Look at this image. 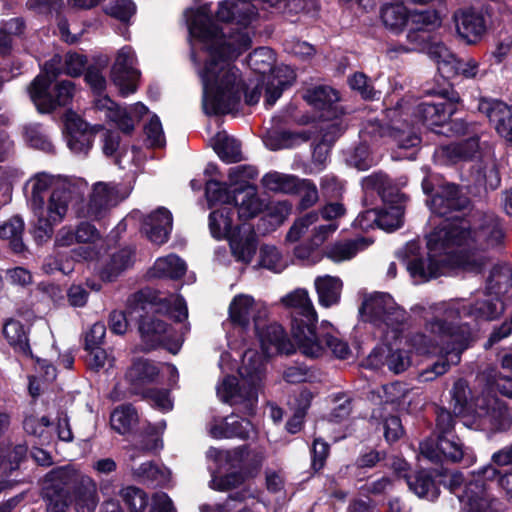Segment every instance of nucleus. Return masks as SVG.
I'll list each match as a JSON object with an SVG mask.
<instances>
[{
    "instance_id": "nucleus-1",
    "label": "nucleus",
    "mask_w": 512,
    "mask_h": 512,
    "mask_svg": "<svg viewBox=\"0 0 512 512\" xmlns=\"http://www.w3.org/2000/svg\"><path fill=\"white\" fill-rule=\"evenodd\" d=\"M239 1L223 0L218 4L217 19L229 22L225 32L212 22L210 4L187 9L184 14L191 37V58L195 63L204 60L198 75L203 86V110L208 115L231 113L241 99L243 81L232 60L251 47L258 12L253 3Z\"/></svg>"
},
{
    "instance_id": "nucleus-2",
    "label": "nucleus",
    "mask_w": 512,
    "mask_h": 512,
    "mask_svg": "<svg viewBox=\"0 0 512 512\" xmlns=\"http://www.w3.org/2000/svg\"><path fill=\"white\" fill-rule=\"evenodd\" d=\"M437 305L413 308L424 321V331L412 333L406 339V345L415 354L438 357L431 366L419 374V379L423 382L433 381L446 374L452 366L458 365L462 353L472 340L470 325L458 324L443 313H438L435 309Z\"/></svg>"
},
{
    "instance_id": "nucleus-3",
    "label": "nucleus",
    "mask_w": 512,
    "mask_h": 512,
    "mask_svg": "<svg viewBox=\"0 0 512 512\" xmlns=\"http://www.w3.org/2000/svg\"><path fill=\"white\" fill-rule=\"evenodd\" d=\"M436 98L410 102L402 100L386 112L388 133L399 148H412L420 143V125L428 128L444 125L456 113L460 96L453 88L432 92Z\"/></svg>"
},
{
    "instance_id": "nucleus-4",
    "label": "nucleus",
    "mask_w": 512,
    "mask_h": 512,
    "mask_svg": "<svg viewBox=\"0 0 512 512\" xmlns=\"http://www.w3.org/2000/svg\"><path fill=\"white\" fill-rule=\"evenodd\" d=\"M360 314L365 322L375 327L380 338L387 344L375 348L368 356V364L373 368L386 365L388 369L399 374L407 370L411 363L408 351L392 349L388 344L397 340L403 333L409 315L387 293L376 292L364 298Z\"/></svg>"
},
{
    "instance_id": "nucleus-5",
    "label": "nucleus",
    "mask_w": 512,
    "mask_h": 512,
    "mask_svg": "<svg viewBox=\"0 0 512 512\" xmlns=\"http://www.w3.org/2000/svg\"><path fill=\"white\" fill-rule=\"evenodd\" d=\"M463 269L480 271L486 261L484 251L497 248L504 243L505 231L500 218L492 213H478L473 222L463 218L446 219L442 223Z\"/></svg>"
},
{
    "instance_id": "nucleus-6",
    "label": "nucleus",
    "mask_w": 512,
    "mask_h": 512,
    "mask_svg": "<svg viewBox=\"0 0 512 512\" xmlns=\"http://www.w3.org/2000/svg\"><path fill=\"white\" fill-rule=\"evenodd\" d=\"M127 309L131 319L139 320V332L147 349L166 344L173 338L171 329L156 313H167L178 322L188 316L185 300L180 295L163 297L150 289L133 294L128 299Z\"/></svg>"
},
{
    "instance_id": "nucleus-7",
    "label": "nucleus",
    "mask_w": 512,
    "mask_h": 512,
    "mask_svg": "<svg viewBox=\"0 0 512 512\" xmlns=\"http://www.w3.org/2000/svg\"><path fill=\"white\" fill-rule=\"evenodd\" d=\"M511 286V268L508 265H498L491 270L485 290L477 294L474 302L455 299L439 303L435 309L458 324H464L463 320L467 318L474 321H493L503 314V296Z\"/></svg>"
},
{
    "instance_id": "nucleus-8",
    "label": "nucleus",
    "mask_w": 512,
    "mask_h": 512,
    "mask_svg": "<svg viewBox=\"0 0 512 512\" xmlns=\"http://www.w3.org/2000/svg\"><path fill=\"white\" fill-rule=\"evenodd\" d=\"M238 371L240 381L233 376L225 377L217 386V395L244 415L252 416L257 407L259 392L263 388L265 357L254 349H247Z\"/></svg>"
},
{
    "instance_id": "nucleus-9",
    "label": "nucleus",
    "mask_w": 512,
    "mask_h": 512,
    "mask_svg": "<svg viewBox=\"0 0 512 512\" xmlns=\"http://www.w3.org/2000/svg\"><path fill=\"white\" fill-rule=\"evenodd\" d=\"M427 257L418 253L419 246L410 242L405 248L404 263L416 282H425L443 275L448 267L461 265L457 252L442 224L427 235Z\"/></svg>"
},
{
    "instance_id": "nucleus-10",
    "label": "nucleus",
    "mask_w": 512,
    "mask_h": 512,
    "mask_svg": "<svg viewBox=\"0 0 512 512\" xmlns=\"http://www.w3.org/2000/svg\"><path fill=\"white\" fill-rule=\"evenodd\" d=\"M451 394L455 402L454 412L472 415L476 428L490 432H501L510 428L512 419L509 409L489 392L469 400L471 391L467 382L458 379L454 382Z\"/></svg>"
},
{
    "instance_id": "nucleus-11",
    "label": "nucleus",
    "mask_w": 512,
    "mask_h": 512,
    "mask_svg": "<svg viewBox=\"0 0 512 512\" xmlns=\"http://www.w3.org/2000/svg\"><path fill=\"white\" fill-rule=\"evenodd\" d=\"M281 303L291 310V332L300 352L309 358H318L323 346L316 341L317 313L305 289L298 288L281 298Z\"/></svg>"
},
{
    "instance_id": "nucleus-12",
    "label": "nucleus",
    "mask_w": 512,
    "mask_h": 512,
    "mask_svg": "<svg viewBox=\"0 0 512 512\" xmlns=\"http://www.w3.org/2000/svg\"><path fill=\"white\" fill-rule=\"evenodd\" d=\"M498 467L512 466V443L492 454L491 463L472 472V479L466 483L459 496L460 512H491L493 497L489 493V482L498 477Z\"/></svg>"
},
{
    "instance_id": "nucleus-13",
    "label": "nucleus",
    "mask_w": 512,
    "mask_h": 512,
    "mask_svg": "<svg viewBox=\"0 0 512 512\" xmlns=\"http://www.w3.org/2000/svg\"><path fill=\"white\" fill-rule=\"evenodd\" d=\"M233 216L232 207L221 204L220 208L210 213V232L216 239L228 238L235 259L244 264H249L256 253V234L253 228L246 224L237 227V230L233 232Z\"/></svg>"
},
{
    "instance_id": "nucleus-14",
    "label": "nucleus",
    "mask_w": 512,
    "mask_h": 512,
    "mask_svg": "<svg viewBox=\"0 0 512 512\" xmlns=\"http://www.w3.org/2000/svg\"><path fill=\"white\" fill-rule=\"evenodd\" d=\"M60 65L61 57L54 55L44 64L42 73L29 87L30 98L41 113H48L57 106L66 105L74 95V84L69 80L56 84L53 92L49 90L51 82L60 74Z\"/></svg>"
},
{
    "instance_id": "nucleus-15",
    "label": "nucleus",
    "mask_w": 512,
    "mask_h": 512,
    "mask_svg": "<svg viewBox=\"0 0 512 512\" xmlns=\"http://www.w3.org/2000/svg\"><path fill=\"white\" fill-rule=\"evenodd\" d=\"M72 190L56 188L47 198L29 203L33 214V233L38 242H45L53 235L54 227L61 223L69 209Z\"/></svg>"
},
{
    "instance_id": "nucleus-16",
    "label": "nucleus",
    "mask_w": 512,
    "mask_h": 512,
    "mask_svg": "<svg viewBox=\"0 0 512 512\" xmlns=\"http://www.w3.org/2000/svg\"><path fill=\"white\" fill-rule=\"evenodd\" d=\"M206 197L211 205L221 203L232 207L233 213L237 212L242 221L256 217L264 207L256 186L251 184L241 185L230 191L224 184L210 180L206 184Z\"/></svg>"
},
{
    "instance_id": "nucleus-17",
    "label": "nucleus",
    "mask_w": 512,
    "mask_h": 512,
    "mask_svg": "<svg viewBox=\"0 0 512 512\" xmlns=\"http://www.w3.org/2000/svg\"><path fill=\"white\" fill-rule=\"evenodd\" d=\"M130 192L131 187L126 184L97 182L92 187L88 202L78 209L77 215L81 218L99 220L125 200Z\"/></svg>"
},
{
    "instance_id": "nucleus-18",
    "label": "nucleus",
    "mask_w": 512,
    "mask_h": 512,
    "mask_svg": "<svg viewBox=\"0 0 512 512\" xmlns=\"http://www.w3.org/2000/svg\"><path fill=\"white\" fill-rule=\"evenodd\" d=\"M77 480V470L70 465L48 472L42 483L41 495L47 512H65L71 503L69 488Z\"/></svg>"
},
{
    "instance_id": "nucleus-19",
    "label": "nucleus",
    "mask_w": 512,
    "mask_h": 512,
    "mask_svg": "<svg viewBox=\"0 0 512 512\" xmlns=\"http://www.w3.org/2000/svg\"><path fill=\"white\" fill-rule=\"evenodd\" d=\"M421 455L432 462L448 461L461 463L466 467L476 463V455L472 448L465 446L462 441L454 435L438 436L437 440H425L420 444Z\"/></svg>"
},
{
    "instance_id": "nucleus-20",
    "label": "nucleus",
    "mask_w": 512,
    "mask_h": 512,
    "mask_svg": "<svg viewBox=\"0 0 512 512\" xmlns=\"http://www.w3.org/2000/svg\"><path fill=\"white\" fill-rule=\"evenodd\" d=\"M134 220H142L141 231L149 241L156 245L167 242L173 224L172 214L169 210L159 207L145 217L140 211H133L118 224L117 229L125 230L126 226Z\"/></svg>"
},
{
    "instance_id": "nucleus-21",
    "label": "nucleus",
    "mask_w": 512,
    "mask_h": 512,
    "mask_svg": "<svg viewBox=\"0 0 512 512\" xmlns=\"http://www.w3.org/2000/svg\"><path fill=\"white\" fill-rule=\"evenodd\" d=\"M231 321L243 328L245 331L259 330L261 325L267 321L268 308L252 296L247 294L236 295L229 306Z\"/></svg>"
},
{
    "instance_id": "nucleus-22",
    "label": "nucleus",
    "mask_w": 512,
    "mask_h": 512,
    "mask_svg": "<svg viewBox=\"0 0 512 512\" xmlns=\"http://www.w3.org/2000/svg\"><path fill=\"white\" fill-rule=\"evenodd\" d=\"M136 56L131 46H124L118 50L115 62L111 69V79L122 96L136 92L140 71L136 68Z\"/></svg>"
},
{
    "instance_id": "nucleus-23",
    "label": "nucleus",
    "mask_w": 512,
    "mask_h": 512,
    "mask_svg": "<svg viewBox=\"0 0 512 512\" xmlns=\"http://www.w3.org/2000/svg\"><path fill=\"white\" fill-rule=\"evenodd\" d=\"M431 212L435 216L444 217L439 223L436 224V228L446 219L449 214L458 212L465 209L469 205V199L461 194L459 188L455 184L446 183L441 185L428 201ZM458 216L450 217L454 219Z\"/></svg>"
},
{
    "instance_id": "nucleus-24",
    "label": "nucleus",
    "mask_w": 512,
    "mask_h": 512,
    "mask_svg": "<svg viewBox=\"0 0 512 512\" xmlns=\"http://www.w3.org/2000/svg\"><path fill=\"white\" fill-rule=\"evenodd\" d=\"M90 128L85 122L74 112H67L65 116L66 141L70 151L76 155H87L92 148L94 141L95 129Z\"/></svg>"
},
{
    "instance_id": "nucleus-25",
    "label": "nucleus",
    "mask_w": 512,
    "mask_h": 512,
    "mask_svg": "<svg viewBox=\"0 0 512 512\" xmlns=\"http://www.w3.org/2000/svg\"><path fill=\"white\" fill-rule=\"evenodd\" d=\"M95 109L104 114V117L114 122L120 130L130 133L134 129V117L140 118L148 112V108L142 103H136L129 113L121 109L109 97H100L95 101Z\"/></svg>"
},
{
    "instance_id": "nucleus-26",
    "label": "nucleus",
    "mask_w": 512,
    "mask_h": 512,
    "mask_svg": "<svg viewBox=\"0 0 512 512\" xmlns=\"http://www.w3.org/2000/svg\"><path fill=\"white\" fill-rule=\"evenodd\" d=\"M360 137L363 140L359 146L347 158V163L358 170H367L374 164V159L370 154L369 147L366 141L370 138L376 141L378 137H392L388 133V123L386 127L380 125L377 121L369 122L365 128L360 132Z\"/></svg>"
},
{
    "instance_id": "nucleus-27",
    "label": "nucleus",
    "mask_w": 512,
    "mask_h": 512,
    "mask_svg": "<svg viewBox=\"0 0 512 512\" xmlns=\"http://www.w3.org/2000/svg\"><path fill=\"white\" fill-rule=\"evenodd\" d=\"M478 110L488 117L501 137L512 141V105L496 99L482 98Z\"/></svg>"
},
{
    "instance_id": "nucleus-28",
    "label": "nucleus",
    "mask_w": 512,
    "mask_h": 512,
    "mask_svg": "<svg viewBox=\"0 0 512 512\" xmlns=\"http://www.w3.org/2000/svg\"><path fill=\"white\" fill-rule=\"evenodd\" d=\"M254 333L258 337L266 357L277 353L291 354L295 351L294 345L279 324H266L265 321L259 330H254Z\"/></svg>"
},
{
    "instance_id": "nucleus-29",
    "label": "nucleus",
    "mask_w": 512,
    "mask_h": 512,
    "mask_svg": "<svg viewBox=\"0 0 512 512\" xmlns=\"http://www.w3.org/2000/svg\"><path fill=\"white\" fill-rule=\"evenodd\" d=\"M458 35L468 44H476L486 32L484 17L471 9H460L453 16Z\"/></svg>"
},
{
    "instance_id": "nucleus-30",
    "label": "nucleus",
    "mask_w": 512,
    "mask_h": 512,
    "mask_svg": "<svg viewBox=\"0 0 512 512\" xmlns=\"http://www.w3.org/2000/svg\"><path fill=\"white\" fill-rule=\"evenodd\" d=\"M441 24V19L435 10H414L409 13L407 40L415 46L422 45L427 40V32Z\"/></svg>"
},
{
    "instance_id": "nucleus-31",
    "label": "nucleus",
    "mask_w": 512,
    "mask_h": 512,
    "mask_svg": "<svg viewBox=\"0 0 512 512\" xmlns=\"http://www.w3.org/2000/svg\"><path fill=\"white\" fill-rule=\"evenodd\" d=\"M295 78L294 70L287 65L273 68L267 77L262 79V83L265 84V104L267 106L274 105L284 89L293 84Z\"/></svg>"
},
{
    "instance_id": "nucleus-32",
    "label": "nucleus",
    "mask_w": 512,
    "mask_h": 512,
    "mask_svg": "<svg viewBox=\"0 0 512 512\" xmlns=\"http://www.w3.org/2000/svg\"><path fill=\"white\" fill-rule=\"evenodd\" d=\"M26 187L29 189L28 203L46 198L48 191L51 193L59 187L63 188V190H72L71 183L68 179L47 172L34 174L27 181Z\"/></svg>"
},
{
    "instance_id": "nucleus-33",
    "label": "nucleus",
    "mask_w": 512,
    "mask_h": 512,
    "mask_svg": "<svg viewBox=\"0 0 512 512\" xmlns=\"http://www.w3.org/2000/svg\"><path fill=\"white\" fill-rule=\"evenodd\" d=\"M98 503L95 481L77 472V480L73 483V504L76 512H95Z\"/></svg>"
},
{
    "instance_id": "nucleus-34",
    "label": "nucleus",
    "mask_w": 512,
    "mask_h": 512,
    "mask_svg": "<svg viewBox=\"0 0 512 512\" xmlns=\"http://www.w3.org/2000/svg\"><path fill=\"white\" fill-rule=\"evenodd\" d=\"M76 242L86 244L74 250L77 259L93 260L98 257L102 241L98 230L88 222H81L75 229Z\"/></svg>"
},
{
    "instance_id": "nucleus-35",
    "label": "nucleus",
    "mask_w": 512,
    "mask_h": 512,
    "mask_svg": "<svg viewBox=\"0 0 512 512\" xmlns=\"http://www.w3.org/2000/svg\"><path fill=\"white\" fill-rule=\"evenodd\" d=\"M410 11L400 1L386 2L380 7L383 26L393 34H400L408 25Z\"/></svg>"
},
{
    "instance_id": "nucleus-36",
    "label": "nucleus",
    "mask_w": 512,
    "mask_h": 512,
    "mask_svg": "<svg viewBox=\"0 0 512 512\" xmlns=\"http://www.w3.org/2000/svg\"><path fill=\"white\" fill-rule=\"evenodd\" d=\"M132 473L137 481L152 487H168L172 481L171 471L153 462L142 463L139 467L134 468Z\"/></svg>"
},
{
    "instance_id": "nucleus-37",
    "label": "nucleus",
    "mask_w": 512,
    "mask_h": 512,
    "mask_svg": "<svg viewBox=\"0 0 512 512\" xmlns=\"http://www.w3.org/2000/svg\"><path fill=\"white\" fill-rule=\"evenodd\" d=\"M478 139L471 137L463 142L451 143L436 151V157L444 164L474 157L478 152Z\"/></svg>"
},
{
    "instance_id": "nucleus-38",
    "label": "nucleus",
    "mask_w": 512,
    "mask_h": 512,
    "mask_svg": "<svg viewBox=\"0 0 512 512\" xmlns=\"http://www.w3.org/2000/svg\"><path fill=\"white\" fill-rule=\"evenodd\" d=\"M371 243L370 239L364 237L338 241L326 248L325 255L333 262L347 261L356 256L359 251L367 248Z\"/></svg>"
},
{
    "instance_id": "nucleus-39",
    "label": "nucleus",
    "mask_w": 512,
    "mask_h": 512,
    "mask_svg": "<svg viewBox=\"0 0 512 512\" xmlns=\"http://www.w3.org/2000/svg\"><path fill=\"white\" fill-rule=\"evenodd\" d=\"M319 303L323 307H331L340 300L342 281L336 276H318L314 281Z\"/></svg>"
},
{
    "instance_id": "nucleus-40",
    "label": "nucleus",
    "mask_w": 512,
    "mask_h": 512,
    "mask_svg": "<svg viewBox=\"0 0 512 512\" xmlns=\"http://www.w3.org/2000/svg\"><path fill=\"white\" fill-rule=\"evenodd\" d=\"M361 184L365 193V202H367V197L373 195L374 192L384 202H394L395 198L398 197L395 189L391 186L389 178L383 173H373L363 178Z\"/></svg>"
},
{
    "instance_id": "nucleus-41",
    "label": "nucleus",
    "mask_w": 512,
    "mask_h": 512,
    "mask_svg": "<svg viewBox=\"0 0 512 512\" xmlns=\"http://www.w3.org/2000/svg\"><path fill=\"white\" fill-rule=\"evenodd\" d=\"M409 489L420 498L435 500L439 495V489L426 471H418L411 475H404Z\"/></svg>"
},
{
    "instance_id": "nucleus-42",
    "label": "nucleus",
    "mask_w": 512,
    "mask_h": 512,
    "mask_svg": "<svg viewBox=\"0 0 512 512\" xmlns=\"http://www.w3.org/2000/svg\"><path fill=\"white\" fill-rule=\"evenodd\" d=\"M133 252L124 248L112 254L101 268L99 274L103 281H114L124 270L132 264Z\"/></svg>"
},
{
    "instance_id": "nucleus-43",
    "label": "nucleus",
    "mask_w": 512,
    "mask_h": 512,
    "mask_svg": "<svg viewBox=\"0 0 512 512\" xmlns=\"http://www.w3.org/2000/svg\"><path fill=\"white\" fill-rule=\"evenodd\" d=\"M185 272L186 263L177 255L170 254L160 257L155 261L154 266L150 270V275L158 278H179Z\"/></svg>"
},
{
    "instance_id": "nucleus-44",
    "label": "nucleus",
    "mask_w": 512,
    "mask_h": 512,
    "mask_svg": "<svg viewBox=\"0 0 512 512\" xmlns=\"http://www.w3.org/2000/svg\"><path fill=\"white\" fill-rule=\"evenodd\" d=\"M303 98L310 106L320 111L331 109L339 100L337 91L325 85L307 89Z\"/></svg>"
},
{
    "instance_id": "nucleus-45",
    "label": "nucleus",
    "mask_w": 512,
    "mask_h": 512,
    "mask_svg": "<svg viewBox=\"0 0 512 512\" xmlns=\"http://www.w3.org/2000/svg\"><path fill=\"white\" fill-rule=\"evenodd\" d=\"M3 335L16 351L31 356L26 330L19 321L13 319L6 321L3 326Z\"/></svg>"
},
{
    "instance_id": "nucleus-46",
    "label": "nucleus",
    "mask_w": 512,
    "mask_h": 512,
    "mask_svg": "<svg viewBox=\"0 0 512 512\" xmlns=\"http://www.w3.org/2000/svg\"><path fill=\"white\" fill-rule=\"evenodd\" d=\"M159 373L158 367L146 359L133 362L126 373V378L136 387L152 382Z\"/></svg>"
},
{
    "instance_id": "nucleus-47",
    "label": "nucleus",
    "mask_w": 512,
    "mask_h": 512,
    "mask_svg": "<svg viewBox=\"0 0 512 512\" xmlns=\"http://www.w3.org/2000/svg\"><path fill=\"white\" fill-rule=\"evenodd\" d=\"M208 457L213 458L219 464L225 461L233 468L245 469L248 466L250 451L246 446L233 450L211 448L208 450Z\"/></svg>"
},
{
    "instance_id": "nucleus-48",
    "label": "nucleus",
    "mask_w": 512,
    "mask_h": 512,
    "mask_svg": "<svg viewBox=\"0 0 512 512\" xmlns=\"http://www.w3.org/2000/svg\"><path fill=\"white\" fill-rule=\"evenodd\" d=\"M24 221L20 217H13L0 226V238L9 242L13 252L22 253L25 245L22 240Z\"/></svg>"
},
{
    "instance_id": "nucleus-49",
    "label": "nucleus",
    "mask_w": 512,
    "mask_h": 512,
    "mask_svg": "<svg viewBox=\"0 0 512 512\" xmlns=\"http://www.w3.org/2000/svg\"><path fill=\"white\" fill-rule=\"evenodd\" d=\"M213 145L214 150L223 161L235 163L242 160L239 141L226 133H217Z\"/></svg>"
},
{
    "instance_id": "nucleus-50",
    "label": "nucleus",
    "mask_w": 512,
    "mask_h": 512,
    "mask_svg": "<svg viewBox=\"0 0 512 512\" xmlns=\"http://www.w3.org/2000/svg\"><path fill=\"white\" fill-rule=\"evenodd\" d=\"M261 182L270 191L292 194L297 190L299 178L294 175L273 171L265 174Z\"/></svg>"
},
{
    "instance_id": "nucleus-51",
    "label": "nucleus",
    "mask_w": 512,
    "mask_h": 512,
    "mask_svg": "<svg viewBox=\"0 0 512 512\" xmlns=\"http://www.w3.org/2000/svg\"><path fill=\"white\" fill-rule=\"evenodd\" d=\"M49 426V419L46 416H40L35 412L26 414L23 420L24 431L28 435L38 438L41 444H49L51 441Z\"/></svg>"
},
{
    "instance_id": "nucleus-52",
    "label": "nucleus",
    "mask_w": 512,
    "mask_h": 512,
    "mask_svg": "<svg viewBox=\"0 0 512 512\" xmlns=\"http://www.w3.org/2000/svg\"><path fill=\"white\" fill-rule=\"evenodd\" d=\"M23 137L25 142L44 152L50 153L54 151V145L47 131L37 123H30L23 127Z\"/></svg>"
},
{
    "instance_id": "nucleus-53",
    "label": "nucleus",
    "mask_w": 512,
    "mask_h": 512,
    "mask_svg": "<svg viewBox=\"0 0 512 512\" xmlns=\"http://www.w3.org/2000/svg\"><path fill=\"white\" fill-rule=\"evenodd\" d=\"M247 62L248 66L264 79L272 71L276 58L270 48L260 47L249 54Z\"/></svg>"
},
{
    "instance_id": "nucleus-54",
    "label": "nucleus",
    "mask_w": 512,
    "mask_h": 512,
    "mask_svg": "<svg viewBox=\"0 0 512 512\" xmlns=\"http://www.w3.org/2000/svg\"><path fill=\"white\" fill-rule=\"evenodd\" d=\"M137 420V412L131 405L117 407L111 414V426L120 434L130 431Z\"/></svg>"
},
{
    "instance_id": "nucleus-55",
    "label": "nucleus",
    "mask_w": 512,
    "mask_h": 512,
    "mask_svg": "<svg viewBox=\"0 0 512 512\" xmlns=\"http://www.w3.org/2000/svg\"><path fill=\"white\" fill-rule=\"evenodd\" d=\"M319 220V214L316 211H311L299 218H297L293 225L290 227L286 240L294 243L299 241L308 231H311L312 226Z\"/></svg>"
},
{
    "instance_id": "nucleus-56",
    "label": "nucleus",
    "mask_w": 512,
    "mask_h": 512,
    "mask_svg": "<svg viewBox=\"0 0 512 512\" xmlns=\"http://www.w3.org/2000/svg\"><path fill=\"white\" fill-rule=\"evenodd\" d=\"M144 158L142 152L136 146L123 147L117 155H115L114 163L121 169H128L135 172L143 164Z\"/></svg>"
},
{
    "instance_id": "nucleus-57",
    "label": "nucleus",
    "mask_w": 512,
    "mask_h": 512,
    "mask_svg": "<svg viewBox=\"0 0 512 512\" xmlns=\"http://www.w3.org/2000/svg\"><path fill=\"white\" fill-rule=\"evenodd\" d=\"M260 265L275 273H280L287 267V262L275 246L264 245L260 248Z\"/></svg>"
},
{
    "instance_id": "nucleus-58",
    "label": "nucleus",
    "mask_w": 512,
    "mask_h": 512,
    "mask_svg": "<svg viewBox=\"0 0 512 512\" xmlns=\"http://www.w3.org/2000/svg\"><path fill=\"white\" fill-rule=\"evenodd\" d=\"M429 56L437 63L438 69L448 76L456 61V56L443 43H434L429 47Z\"/></svg>"
},
{
    "instance_id": "nucleus-59",
    "label": "nucleus",
    "mask_w": 512,
    "mask_h": 512,
    "mask_svg": "<svg viewBox=\"0 0 512 512\" xmlns=\"http://www.w3.org/2000/svg\"><path fill=\"white\" fill-rule=\"evenodd\" d=\"M450 74L461 75L467 79L483 78L486 75L485 71L480 69V63L471 57L468 58H456L453 64Z\"/></svg>"
},
{
    "instance_id": "nucleus-60",
    "label": "nucleus",
    "mask_w": 512,
    "mask_h": 512,
    "mask_svg": "<svg viewBox=\"0 0 512 512\" xmlns=\"http://www.w3.org/2000/svg\"><path fill=\"white\" fill-rule=\"evenodd\" d=\"M121 496L130 512H143L148 504L146 493L133 486L122 489Z\"/></svg>"
},
{
    "instance_id": "nucleus-61",
    "label": "nucleus",
    "mask_w": 512,
    "mask_h": 512,
    "mask_svg": "<svg viewBox=\"0 0 512 512\" xmlns=\"http://www.w3.org/2000/svg\"><path fill=\"white\" fill-rule=\"evenodd\" d=\"M330 148L331 144L325 139L314 146L311 164L305 170L307 174H316L324 169L329 157Z\"/></svg>"
},
{
    "instance_id": "nucleus-62",
    "label": "nucleus",
    "mask_w": 512,
    "mask_h": 512,
    "mask_svg": "<svg viewBox=\"0 0 512 512\" xmlns=\"http://www.w3.org/2000/svg\"><path fill=\"white\" fill-rule=\"evenodd\" d=\"M403 209L399 205H393L383 211H379V228L385 231H393L402 224Z\"/></svg>"
},
{
    "instance_id": "nucleus-63",
    "label": "nucleus",
    "mask_w": 512,
    "mask_h": 512,
    "mask_svg": "<svg viewBox=\"0 0 512 512\" xmlns=\"http://www.w3.org/2000/svg\"><path fill=\"white\" fill-rule=\"evenodd\" d=\"M294 193L300 195L299 207L301 209L312 207L319 199L316 185L308 179H299L297 190Z\"/></svg>"
},
{
    "instance_id": "nucleus-64",
    "label": "nucleus",
    "mask_w": 512,
    "mask_h": 512,
    "mask_svg": "<svg viewBox=\"0 0 512 512\" xmlns=\"http://www.w3.org/2000/svg\"><path fill=\"white\" fill-rule=\"evenodd\" d=\"M86 65V56L77 52H68L64 57L63 64L60 65V73L63 71L69 76L77 77L82 74Z\"/></svg>"
}]
</instances>
